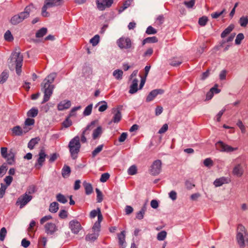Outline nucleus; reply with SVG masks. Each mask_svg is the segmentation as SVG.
Here are the masks:
<instances>
[{
	"mask_svg": "<svg viewBox=\"0 0 248 248\" xmlns=\"http://www.w3.org/2000/svg\"><path fill=\"white\" fill-rule=\"evenodd\" d=\"M99 36L98 35H95L90 40V42L93 46H95L99 43Z\"/></svg>",
	"mask_w": 248,
	"mask_h": 248,
	"instance_id": "09e8293b",
	"label": "nucleus"
},
{
	"mask_svg": "<svg viewBox=\"0 0 248 248\" xmlns=\"http://www.w3.org/2000/svg\"><path fill=\"white\" fill-rule=\"evenodd\" d=\"M57 200L58 202L62 203H65L67 202V200L66 198V197L61 194H59L56 196Z\"/></svg>",
	"mask_w": 248,
	"mask_h": 248,
	"instance_id": "c03bdc74",
	"label": "nucleus"
},
{
	"mask_svg": "<svg viewBox=\"0 0 248 248\" xmlns=\"http://www.w3.org/2000/svg\"><path fill=\"white\" fill-rule=\"evenodd\" d=\"M123 75V72L122 70H115L113 72V76L118 80H120L122 78Z\"/></svg>",
	"mask_w": 248,
	"mask_h": 248,
	"instance_id": "58836bf2",
	"label": "nucleus"
},
{
	"mask_svg": "<svg viewBox=\"0 0 248 248\" xmlns=\"http://www.w3.org/2000/svg\"><path fill=\"white\" fill-rule=\"evenodd\" d=\"M11 60H14L16 63V73L20 75L21 73V67L22 66L23 57L19 52H15L13 54Z\"/></svg>",
	"mask_w": 248,
	"mask_h": 248,
	"instance_id": "39448f33",
	"label": "nucleus"
},
{
	"mask_svg": "<svg viewBox=\"0 0 248 248\" xmlns=\"http://www.w3.org/2000/svg\"><path fill=\"white\" fill-rule=\"evenodd\" d=\"M9 77V73L7 70L3 71L0 75V83H4Z\"/></svg>",
	"mask_w": 248,
	"mask_h": 248,
	"instance_id": "f704fd0d",
	"label": "nucleus"
},
{
	"mask_svg": "<svg viewBox=\"0 0 248 248\" xmlns=\"http://www.w3.org/2000/svg\"><path fill=\"white\" fill-rule=\"evenodd\" d=\"M237 125L240 129L241 132L242 133H245L246 132V128L245 125L243 124L241 120H239L237 123Z\"/></svg>",
	"mask_w": 248,
	"mask_h": 248,
	"instance_id": "052dcab7",
	"label": "nucleus"
},
{
	"mask_svg": "<svg viewBox=\"0 0 248 248\" xmlns=\"http://www.w3.org/2000/svg\"><path fill=\"white\" fill-rule=\"evenodd\" d=\"M182 62V60L180 57H174L170 60V64L173 66H178Z\"/></svg>",
	"mask_w": 248,
	"mask_h": 248,
	"instance_id": "bb28decb",
	"label": "nucleus"
},
{
	"mask_svg": "<svg viewBox=\"0 0 248 248\" xmlns=\"http://www.w3.org/2000/svg\"><path fill=\"white\" fill-rule=\"evenodd\" d=\"M236 240L241 248L248 247V232L242 224H239L237 229Z\"/></svg>",
	"mask_w": 248,
	"mask_h": 248,
	"instance_id": "f03ea898",
	"label": "nucleus"
},
{
	"mask_svg": "<svg viewBox=\"0 0 248 248\" xmlns=\"http://www.w3.org/2000/svg\"><path fill=\"white\" fill-rule=\"evenodd\" d=\"M99 236V233L93 232V233L88 234L86 235L85 237V239L86 241L93 242L96 239H97V237Z\"/></svg>",
	"mask_w": 248,
	"mask_h": 248,
	"instance_id": "7c9ffc66",
	"label": "nucleus"
},
{
	"mask_svg": "<svg viewBox=\"0 0 248 248\" xmlns=\"http://www.w3.org/2000/svg\"><path fill=\"white\" fill-rule=\"evenodd\" d=\"M109 174L108 173H104L101 175L100 181L101 182H106L109 178Z\"/></svg>",
	"mask_w": 248,
	"mask_h": 248,
	"instance_id": "bf43d9fd",
	"label": "nucleus"
},
{
	"mask_svg": "<svg viewBox=\"0 0 248 248\" xmlns=\"http://www.w3.org/2000/svg\"><path fill=\"white\" fill-rule=\"evenodd\" d=\"M83 186L85 188V193L87 195H90L93 192V188L91 184L84 182L83 183Z\"/></svg>",
	"mask_w": 248,
	"mask_h": 248,
	"instance_id": "c85d7f7f",
	"label": "nucleus"
},
{
	"mask_svg": "<svg viewBox=\"0 0 248 248\" xmlns=\"http://www.w3.org/2000/svg\"><path fill=\"white\" fill-rule=\"evenodd\" d=\"M239 23L242 27H247L248 24V16H242L239 20Z\"/></svg>",
	"mask_w": 248,
	"mask_h": 248,
	"instance_id": "c9c22d12",
	"label": "nucleus"
},
{
	"mask_svg": "<svg viewBox=\"0 0 248 248\" xmlns=\"http://www.w3.org/2000/svg\"><path fill=\"white\" fill-rule=\"evenodd\" d=\"M36 225V222L32 220L31 221L29 228H28V233L30 237H33L34 235L36 230H34V227Z\"/></svg>",
	"mask_w": 248,
	"mask_h": 248,
	"instance_id": "aec40b11",
	"label": "nucleus"
},
{
	"mask_svg": "<svg viewBox=\"0 0 248 248\" xmlns=\"http://www.w3.org/2000/svg\"><path fill=\"white\" fill-rule=\"evenodd\" d=\"M34 8L35 7L32 4L27 6L25 8L24 12L15 15L11 18L10 20L11 24L15 25L22 22L25 19L29 16L30 13Z\"/></svg>",
	"mask_w": 248,
	"mask_h": 248,
	"instance_id": "7ed1b4c3",
	"label": "nucleus"
},
{
	"mask_svg": "<svg viewBox=\"0 0 248 248\" xmlns=\"http://www.w3.org/2000/svg\"><path fill=\"white\" fill-rule=\"evenodd\" d=\"M7 233V231L5 228L3 227L1 229L0 231V240L3 241Z\"/></svg>",
	"mask_w": 248,
	"mask_h": 248,
	"instance_id": "4d7b16f0",
	"label": "nucleus"
},
{
	"mask_svg": "<svg viewBox=\"0 0 248 248\" xmlns=\"http://www.w3.org/2000/svg\"><path fill=\"white\" fill-rule=\"evenodd\" d=\"M59 216L61 218H65L67 217V212L65 210H62L59 212Z\"/></svg>",
	"mask_w": 248,
	"mask_h": 248,
	"instance_id": "338daca9",
	"label": "nucleus"
},
{
	"mask_svg": "<svg viewBox=\"0 0 248 248\" xmlns=\"http://www.w3.org/2000/svg\"><path fill=\"white\" fill-rule=\"evenodd\" d=\"M243 168L240 164L235 166L232 170V174L237 177H241L243 175Z\"/></svg>",
	"mask_w": 248,
	"mask_h": 248,
	"instance_id": "6ab92c4d",
	"label": "nucleus"
},
{
	"mask_svg": "<svg viewBox=\"0 0 248 248\" xmlns=\"http://www.w3.org/2000/svg\"><path fill=\"white\" fill-rule=\"evenodd\" d=\"M52 218V216L50 215H47L43 217L40 220L41 224H44L46 221L49 220Z\"/></svg>",
	"mask_w": 248,
	"mask_h": 248,
	"instance_id": "69168bd1",
	"label": "nucleus"
},
{
	"mask_svg": "<svg viewBox=\"0 0 248 248\" xmlns=\"http://www.w3.org/2000/svg\"><path fill=\"white\" fill-rule=\"evenodd\" d=\"M234 29V25L231 24L229 25L226 29L224 30V31L221 33V37L222 38L225 37L227 35H228Z\"/></svg>",
	"mask_w": 248,
	"mask_h": 248,
	"instance_id": "2f4dec72",
	"label": "nucleus"
},
{
	"mask_svg": "<svg viewBox=\"0 0 248 248\" xmlns=\"http://www.w3.org/2000/svg\"><path fill=\"white\" fill-rule=\"evenodd\" d=\"M32 197L31 196L29 195L26 193L18 198L16 204L17 205H20V208H22L32 199Z\"/></svg>",
	"mask_w": 248,
	"mask_h": 248,
	"instance_id": "1a4fd4ad",
	"label": "nucleus"
},
{
	"mask_svg": "<svg viewBox=\"0 0 248 248\" xmlns=\"http://www.w3.org/2000/svg\"><path fill=\"white\" fill-rule=\"evenodd\" d=\"M47 238L45 236H41L38 241V247L39 248H46Z\"/></svg>",
	"mask_w": 248,
	"mask_h": 248,
	"instance_id": "b1692460",
	"label": "nucleus"
},
{
	"mask_svg": "<svg viewBox=\"0 0 248 248\" xmlns=\"http://www.w3.org/2000/svg\"><path fill=\"white\" fill-rule=\"evenodd\" d=\"M208 20V19L207 16H203L199 18L198 23L200 26H204L206 24Z\"/></svg>",
	"mask_w": 248,
	"mask_h": 248,
	"instance_id": "a18cd8bd",
	"label": "nucleus"
},
{
	"mask_svg": "<svg viewBox=\"0 0 248 248\" xmlns=\"http://www.w3.org/2000/svg\"><path fill=\"white\" fill-rule=\"evenodd\" d=\"M113 2V0H97L96 3L97 8L99 10L103 11L107 7H110Z\"/></svg>",
	"mask_w": 248,
	"mask_h": 248,
	"instance_id": "ddd939ff",
	"label": "nucleus"
},
{
	"mask_svg": "<svg viewBox=\"0 0 248 248\" xmlns=\"http://www.w3.org/2000/svg\"><path fill=\"white\" fill-rule=\"evenodd\" d=\"M99 211H101L100 209L98 208L97 210H92L90 214V217L91 218H94L96 216H98L99 214Z\"/></svg>",
	"mask_w": 248,
	"mask_h": 248,
	"instance_id": "e2e57ef3",
	"label": "nucleus"
},
{
	"mask_svg": "<svg viewBox=\"0 0 248 248\" xmlns=\"http://www.w3.org/2000/svg\"><path fill=\"white\" fill-rule=\"evenodd\" d=\"M72 125V121L69 119V117H67L62 123V125L63 127L67 128Z\"/></svg>",
	"mask_w": 248,
	"mask_h": 248,
	"instance_id": "3c124183",
	"label": "nucleus"
},
{
	"mask_svg": "<svg viewBox=\"0 0 248 248\" xmlns=\"http://www.w3.org/2000/svg\"><path fill=\"white\" fill-rule=\"evenodd\" d=\"M100 227L101 225L100 224H99V222H95L92 228V230L94 232L99 233V232H100Z\"/></svg>",
	"mask_w": 248,
	"mask_h": 248,
	"instance_id": "864d4df0",
	"label": "nucleus"
},
{
	"mask_svg": "<svg viewBox=\"0 0 248 248\" xmlns=\"http://www.w3.org/2000/svg\"><path fill=\"white\" fill-rule=\"evenodd\" d=\"M119 244L122 247L124 248V245L125 243V232L124 231H122L121 233L118 234Z\"/></svg>",
	"mask_w": 248,
	"mask_h": 248,
	"instance_id": "412c9836",
	"label": "nucleus"
},
{
	"mask_svg": "<svg viewBox=\"0 0 248 248\" xmlns=\"http://www.w3.org/2000/svg\"><path fill=\"white\" fill-rule=\"evenodd\" d=\"M71 101L64 100L58 104L57 108L59 110H63L69 108L71 106Z\"/></svg>",
	"mask_w": 248,
	"mask_h": 248,
	"instance_id": "f3484780",
	"label": "nucleus"
},
{
	"mask_svg": "<svg viewBox=\"0 0 248 248\" xmlns=\"http://www.w3.org/2000/svg\"><path fill=\"white\" fill-rule=\"evenodd\" d=\"M138 80L137 79H134L132 81V84L130 87L129 93L131 94H133L136 93L138 91Z\"/></svg>",
	"mask_w": 248,
	"mask_h": 248,
	"instance_id": "4be33fe9",
	"label": "nucleus"
},
{
	"mask_svg": "<svg viewBox=\"0 0 248 248\" xmlns=\"http://www.w3.org/2000/svg\"><path fill=\"white\" fill-rule=\"evenodd\" d=\"M59 209V204L56 202H53L49 206V210L50 212L56 213Z\"/></svg>",
	"mask_w": 248,
	"mask_h": 248,
	"instance_id": "ea45409f",
	"label": "nucleus"
},
{
	"mask_svg": "<svg viewBox=\"0 0 248 248\" xmlns=\"http://www.w3.org/2000/svg\"><path fill=\"white\" fill-rule=\"evenodd\" d=\"M158 42V39L155 36L149 37L144 39L142 41V45L146 43H154Z\"/></svg>",
	"mask_w": 248,
	"mask_h": 248,
	"instance_id": "473e14b6",
	"label": "nucleus"
},
{
	"mask_svg": "<svg viewBox=\"0 0 248 248\" xmlns=\"http://www.w3.org/2000/svg\"><path fill=\"white\" fill-rule=\"evenodd\" d=\"M95 191L97 194V202H101L103 201V194L98 188H96Z\"/></svg>",
	"mask_w": 248,
	"mask_h": 248,
	"instance_id": "6e6d98bb",
	"label": "nucleus"
},
{
	"mask_svg": "<svg viewBox=\"0 0 248 248\" xmlns=\"http://www.w3.org/2000/svg\"><path fill=\"white\" fill-rule=\"evenodd\" d=\"M147 207L145 204H144L140 209V210L136 213V218L139 220H141L143 218L144 214L146 211Z\"/></svg>",
	"mask_w": 248,
	"mask_h": 248,
	"instance_id": "393cba45",
	"label": "nucleus"
},
{
	"mask_svg": "<svg viewBox=\"0 0 248 248\" xmlns=\"http://www.w3.org/2000/svg\"><path fill=\"white\" fill-rule=\"evenodd\" d=\"M217 149L222 152H232L237 150V148H233L221 141H219L216 144Z\"/></svg>",
	"mask_w": 248,
	"mask_h": 248,
	"instance_id": "423d86ee",
	"label": "nucleus"
},
{
	"mask_svg": "<svg viewBox=\"0 0 248 248\" xmlns=\"http://www.w3.org/2000/svg\"><path fill=\"white\" fill-rule=\"evenodd\" d=\"M36 191V188L35 186L32 185L29 187L26 193L29 194H32Z\"/></svg>",
	"mask_w": 248,
	"mask_h": 248,
	"instance_id": "774afa93",
	"label": "nucleus"
},
{
	"mask_svg": "<svg viewBox=\"0 0 248 248\" xmlns=\"http://www.w3.org/2000/svg\"><path fill=\"white\" fill-rule=\"evenodd\" d=\"M167 232L165 231H162L159 232L157 235V239L159 241L164 240L167 236Z\"/></svg>",
	"mask_w": 248,
	"mask_h": 248,
	"instance_id": "79ce46f5",
	"label": "nucleus"
},
{
	"mask_svg": "<svg viewBox=\"0 0 248 248\" xmlns=\"http://www.w3.org/2000/svg\"><path fill=\"white\" fill-rule=\"evenodd\" d=\"M137 169L136 166H131L128 170V173L129 175H133L137 173Z\"/></svg>",
	"mask_w": 248,
	"mask_h": 248,
	"instance_id": "8fccbe9b",
	"label": "nucleus"
},
{
	"mask_svg": "<svg viewBox=\"0 0 248 248\" xmlns=\"http://www.w3.org/2000/svg\"><path fill=\"white\" fill-rule=\"evenodd\" d=\"M97 123V121H92L89 124H88L86 127L85 129L83 131L81 136V141L82 143H85L87 141V139L85 137L86 135H88L90 133V131L93 129L95 126L96 124Z\"/></svg>",
	"mask_w": 248,
	"mask_h": 248,
	"instance_id": "9d476101",
	"label": "nucleus"
},
{
	"mask_svg": "<svg viewBox=\"0 0 248 248\" xmlns=\"http://www.w3.org/2000/svg\"><path fill=\"white\" fill-rule=\"evenodd\" d=\"M5 158L6 159L7 162L9 165H12L15 162V155L12 152L8 153Z\"/></svg>",
	"mask_w": 248,
	"mask_h": 248,
	"instance_id": "72a5a7b5",
	"label": "nucleus"
},
{
	"mask_svg": "<svg viewBox=\"0 0 248 248\" xmlns=\"http://www.w3.org/2000/svg\"><path fill=\"white\" fill-rule=\"evenodd\" d=\"M7 186L1 184V187L0 188V198H2L3 197L6 189L7 188Z\"/></svg>",
	"mask_w": 248,
	"mask_h": 248,
	"instance_id": "13d9d810",
	"label": "nucleus"
},
{
	"mask_svg": "<svg viewBox=\"0 0 248 248\" xmlns=\"http://www.w3.org/2000/svg\"><path fill=\"white\" fill-rule=\"evenodd\" d=\"M93 108V105L90 104L88 105L87 107H86V108L84 109V111L83 112V115L84 116H88L90 114H91L92 110Z\"/></svg>",
	"mask_w": 248,
	"mask_h": 248,
	"instance_id": "de8ad7c7",
	"label": "nucleus"
},
{
	"mask_svg": "<svg viewBox=\"0 0 248 248\" xmlns=\"http://www.w3.org/2000/svg\"><path fill=\"white\" fill-rule=\"evenodd\" d=\"M38 113V109L33 108L28 111L27 115L29 117H35L37 115Z\"/></svg>",
	"mask_w": 248,
	"mask_h": 248,
	"instance_id": "e433bc0d",
	"label": "nucleus"
},
{
	"mask_svg": "<svg viewBox=\"0 0 248 248\" xmlns=\"http://www.w3.org/2000/svg\"><path fill=\"white\" fill-rule=\"evenodd\" d=\"M71 173V169L69 166L64 165L62 170V174L63 178H67Z\"/></svg>",
	"mask_w": 248,
	"mask_h": 248,
	"instance_id": "5701e85b",
	"label": "nucleus"
},
{
	"mask_svg": "<svg viewBox=\"0 0 248 248\" xmlns=\"http://www.w3.org/2000/svg\"><path fill=\"white\" fill-rule=\"evenodd\" d=\"M81 144L80 143V138L77 136L73 138L69 141L68 148L70 153L71 157L75 159L77 158L78 154L80 151Z\"/></svg>",
	"mask_w": 248,
	"mask_h": 248,
	"instance_id": "20e7f679",
	"label": "nucleus"
},
{
	"mask_svg": "<svg viewBox=\"0 0 248 248\" xmlns=\"http://www.w3.org/2000/svg\"><path fill=\"white\" fill-rule=\"evenodd\" d=\"M244 35L242 33H240L236 36L235 40V43L236 45H240L241 41L244 39Z\"/></svg>",
	"mask_w": 248,
	"mask_h": 248,
	"instance_id": "49530a36",
	"label": "nucleus"
},
{
	"mask_svg": "<svg viewBox=\"0 0 248 248\" xmlns=\"http://www.w3.org/2000/svg\"><path fill=\"white\" fill-rule=\"evenodd\" d=\"M103 145H100L97 146L93 152H92V156L95 157L97 155H98L103 149Z\"/></svg>",
	"mask_w": 248,
	"mask_h": 248,
	"instance_id": "37998d69",
	"label": "nucleus"
},
{
	"mask_svg": "<svg viewBox=\"0 0 248 248\" xmlns=\"http://www.w3.org/2000/svg\"><path fill=\"white\" fill-rule=\"evenodd\" d=\"M162 162L160 160L157 159L154 161L150 167V172L153 175H157L161 171Z\"/></svg>",
	"mask_w": 248,
	"mask_h": 248,
	"instance_id": "6e6552de",
	"label": "nucleus"
},
{
	"mask_svg": "<svg viewBox=\"0 0 248 248\" xmlns=\"http://www.w3.org/2000/svg\"><path fill=\"white\" fill-rule=\"evenodd\" d=\"M69 228L72 232L77 234L81 229L79 222L76 220H72L69 222Z\"/></svg>",
	"mask_w": 248,
	"mask_h": 248,
	"instance_id": "2eb2a0df",
	"label": "nucleus"
},
{
	"mask_svg": "<svg viewBox=\"0 0 248 248\" xmlns=\"http://www.w3.org/2000/svg\"><path fill=\"white\" fill-rule=\"evenodd\" d=\"M12 135L16 136H20L23 135L21 127L19 125L14 126L12 129Z\"/></svg>",
	"mask_w": 248,
	"mask_h": 248,
	"instance_id": "a878e982",
	"label": "nucleus"
},
{
	"mask_svg": "<svg viewBox=\"0 0 248 248\" xmlns=\"http://www.w3.org/2000/svg\"><path fill=\"white\" fill-rule=\"evenodd\" d=\"M40 140V138L38 137L32 139L28 144V148L31 150L33 149L35 145L38 143Z\"/></svg>",
	"mask_w": 248,
	"mask_h": 248,
	"instance_id": "c756f323",
	"label": "nucleus"
},
{
	"mask_svg": "<svg viewBox=\"0 0 248 248\" xmlns=\"http://www.w3.org/2000/svg\"><path fill=\"white\" fill-rule=\"evenodd\" d=\"M45 232L48 235H53L58 230V227L52 222H47L44 225Z\"/></svg>",
	"mask_w": 248,
	"mask_h": 248,
	"instance_id": "f8f14e48",
	"label": "nucleus"
},
{
	"mask_svg": "<svg viewBox=\"0 0 248 248\" xmlns=\"http://www.w3.org/2000/svg\"><path fill=\"white\" fill-rule=\"evenodd\" d=\"M147 34H155L157 33V31L151 26H149L146 31Z\"/></svg>",
	"mask_w": 248,
	"mask_h": 248,
	"instance_id": "5fc2aeb1",
	"label": "nucleus"
},
{
	"mask_svg": "<svg viewBox=\"0 0 248 248\" xmlns=\"http://www.w3.org/2000/svg\"><path fill=\"white\" fill-rule=\"evenodd\" d=\"M204 165L206 167H210L213 166V162L210 158H206L203 161Z\"/></svg>",
	"mask_w": 248,
	"mask_h": 248,
	"instance_id": "680f3d73",
	"label": "nucleus"
},
{
	"mask_svg": "<svg viewBox=\"0 0 248 248\" xmlns=\"http://www.w3.org/2000/svg\"><path fill=\"white\" fill-rule=\"evenodd\" d=\"M102 133V129L101 126H98L95 129L93 133V140H95L99 138Z\"/></svg>",
	"mask_w": 248,
	"mask_h": 248,
	"instance_id": "cd10ccee",
	"label": "nucleus"
},
{
	"mask_svg": "<svg viewBox=\"0 0 248 248\" xmlns=\"http://www.w3.org/2000/svg\"><path fill=\"white\" fill-rule=\"evenodd\" d=\"M24 124L32 129L34 125L35 120L32 118H28L25 120Z\"/></svg>",
	"mask_w": 248,
	"mask_h": 248,
	"instance_id": "a19ab883",
	"label": "nucleus"
},
{
	"mask_svg": "<svg viewBox=\"0 0 248 248\" xmlns=\"http://www.w3.org/2000/svg\"><path fill=\"white\" fill-rule=\"evenodd\" d=\"M46 156L47 155L46 154L45 150L43 149L40 150L38 154V158L34 165L36 169L40 170L42 168Z\"/></svg>",
	"mask_w": 248,
	"mask_h": 248,
	"instance_id": "0eeeda50",
	"label": "nucleus"
},
{
	"mask_svg": "<svg viewBox=\"0 0 248 248\" xmlns=\"http://www.w3.org/2000/svg\"><path fill=\"white\" fill-rule=\"evenodd\" d=\"M56 77V74L53 73L47 76L44 80L42 86H43L42 89L44 95L42 103H45L48 101L52 94L55 87L54 85L52 84V83L54 82Z\"/></svg>",
	"mask_w": 248,
	"mask_h": 248,
	"instance_id": "f257e3e1",
	"label": "nucleus"
},
{
	"mask_svg": "<svg viewBox=\"0 0 248 248\" xmlns=\"http://www.w3.org/2000/svg\"><path fill=\"white\" fill-rule=\"evenodd\" d=\"M112 113L114 114V115L111 120L109 122V124H110L112 123H118L122 119V114L118 108H113L112 109Z\"/></svg>",
	"mask_w": 248,
	"mask_h": 248,
	"instance_id": "4468645a",
	"label": "nucleus"
},
{
	"mask_svg": "<svg viewBox=\"0 0 248 248\" xmlns=\"http://www.w3.org/2000/svg\"><path fill=\"white\" fill-rule=\"evenodd\" d=\"M225 10L224 9L223 10H222L221 12H215L211 14V16L213 18H217L219 17L221 15H222L223 13L225 12Z\"/></svg>",
	"mask_w": 248,
	"mask_h": 248,
	"instance_id": "0e129e2a",
	"label": "nucleus"
},
{
	"mask_svg": "<svg viewBox=\"0 0 248 248\" xmlns=\"http://www.w3.org/2000/svg\"><path fill=\"white\" fill-rule=\"evenodd\" d=\"M230 182V180L226 177H222L217 179L214 182V184L216 187H218L222 186L224 184H228Z\"/></svg>",
	"mask_w": 248,
	"mask_h": 248,
	"instance_id": "a211bd4d",
	"label": "nucleus"
},
{
	"mask_svg": "<svg viewBox=\"0 0 248 248\" xmlns=\"http://www.w3.org/2000/svg\"><path fill=\"white\" fill-rule=\"evenodd\" d=\"M164 91L162 89H156L151 91L146 97V101L147 102L152 101L158 94H162Z\"/></svg>",
	"mask_w": 248,
	"mask_h": 248,
	"instance_id": "dca6fc26",
	"label": "nucleus"
},
{
	"mask_svg": "<svg viewBox=\"0 0 248 248\" xmlns=\"http://www.w3.org/2000/svg\"><path fill=\"white\" fill-rule=\"evenodd\" d=\"M46 33L47 29L46 28H42L36 32L35 36L37 38H41L45 35Z\"/></svg>",
	"mask_w": 248,
	"mask_h": 248,
	"instance_id": "4c0bfd02",
	"label": "nucleus"
},
{
	"mask_svg": "<svg viewBox=\"0 0 248 248\" xmlns=\"http://www.w3.org/2000/svg\"><path fill=\"white\" fill-rule=\"evenodd\" d=\"M4 38L6 41L9 42L13 41L14 38L10 31H7L5 33Z\"/></svg>",
	"mask_w": 248,
	"mask_h": 248,
	"instance_id": "603ef678",
	"label": "nucleus"
},
{
	"mask_svg": "<svg viewBox=\"0 0 248 248\" xmlns=\"http://www.w3.org/2000/svg\"><path fill=\"white\" fill-rule=\"evenodd\" d=\"M117 44L121 48L128 49L131 47V41L130 38L122 37L117 41Z\"/></svg>",
	"mask_w": 248,
	"mask_h": 248,
	"instance_id": "9b49d317",
	"label": "nucleus"
}]
</instances>
